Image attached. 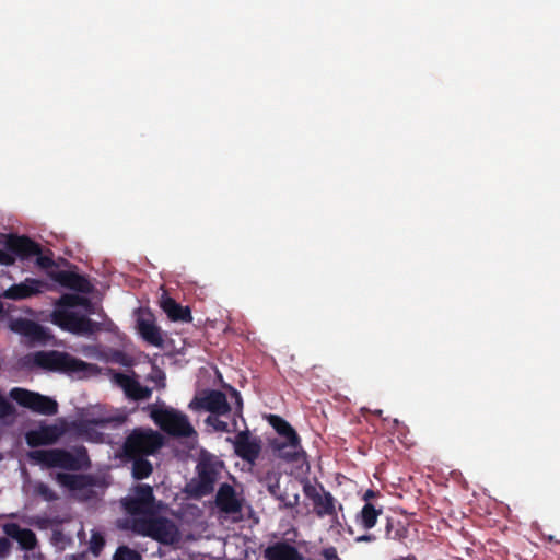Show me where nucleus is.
I'll use <instances>...</instances> for the list:
<instances>
[{"instance_id":"obj_32","label":"nucleus","mask_w":560,"mask_h":560,"mask_svg":"<svg viewBox=\"0 0 560 560\" xmlns=\"http://www.w3.org/2000/svg\"><path fill=\"white\" fill-rule=\"evenodd\" d=\"M124 508L131 515H140L150 511V509L135 495L124 501Z\"/></svg>"},{"instance_id":"obj_13","label":"nucleus","mask_w":560,"mask_h":560,"mask_svg":"<svg viewBox=\"0 0 560 560\" xmlns=\"http://www.w3.org/2000/svg\"><path fill=\"white\" fill-rule=\"evenodd\" d=\"M215 505L224 514H240L243 509V499L238 498L232 485L224 482L217 491Z\"/></svg>"},{"instance_id":"obj_9","label":"nucleus","mask_w":560,"mask_h":560,"mask_svg":"<svg viewBox=\"0 0 560 560\" xmlns=\"http://www.w3.org/2000/svg\"><path fill=\"white\" fill-rule=\"evenodd\" d=\"M303 492L312 501L314 512L318 517L329 516L334 521L337 520V501L329 491L325 490L323 485L315 486L306 481L303 485Z\"/></svg>"},{"instance_id":"obj_16","label":"nucleus","mask_w":560,"mask_h":560,"mask_svg":"<svg viewBox=\"0 0 560 560\" xmlns=\"http://www.w3.org/2000/svg\"><path fill=\"white\" fill-rule=\"evenodd\" d=\"M267 560H304L296 547L287 540L276 541L264 550Z\"/></svg>"},{"instance_id":"obj_37","label":"nucleus","mask_w":560,"mask_h":560,"mask_svg":"<svg viewBox=\"0 0 560 560\" xmlns=\"http://www.w3.org/2000/svg\"><path fill=\"white\" fill-rule=\"evenodd\" d=\"M385 529H386L385 536L387 539L400 540L401 538L405 537V532H406L405 528L400 527V528L393 530V522L390 518L387 520Z\"/></svg>"},{"instance_id":"obj_34","label":"nucleus","mask_w":560,"mask_h":560,"mask_svg":"<svg viewBox=\"0 0 560 560\" xmlns=\"http://www.w3.org/2000/svg\"><path fill=\"white\" fill-rule=\"evenodd\" d=\"M36 493L40 495L45 501L52 502L58 500L57 493L46 483L39 482L36 488Z\"/></svg>"},{"instance_id":"obj_33","label":"nucleus","mask_w":560,"mask_h":560,"mask_svg":"<svg viewBox=\"0 0 560 560\" xmlns=\"http://www.w3.org/2000/svg\"><path fill=\"white\" fill-rule=\"evenodd\" d=\"M113 560H142V557L137 550L128 546H119L113 556Z\"/></svg>"},{"instance_id":"obj_46","label":"nucleus","mask_w":560,"mask_h":560,"mask_svg":"<svg viewBox=\"0 0 560 560\" xmlns=\"http://www.w3.org/2000/svg\"><path fill=\"white\" fill-rule=\"evenodd\" d=\"M378 495V492L374 491V490H366L365 493L363 494V500L365 501V503L370 502L371 499L375 498Z\"/></svg>"},{"instance_id":"obj_22","label":"nucleus","mask_w":560,"mask_h":560,"mask_svg":"<svg viewBox=\"0 0 560 560\" xmlns=\"http://www.w3.org/2000/svg\"><path fill=\"white\" fill-rule=\"evenodd\" d=\"M277 456L287 462H296L301 452L300 439L295 441H278L271 443Z\"/></svg>"},{"instance_id":"obj_38","label":"nucleus","mask_w":560,"mask_h":560,"mask_svg":"<svg viewBox=\"0 0 560 560\" xmlns=\"http://www.w3.org/2000/svg\"><path fill=\"white\" fill-rule=\"evenodd\" d=\"M14 412L13 405L0 393V420L13 416Z\"/></svg>"},{"instance_id":"obj_30","label":"nucleus","mask_w":560,"mask_h":560,"mask_svg":"<svg viewBox=\"0 0 560 560\" xmlns=\"http://www.w3.org/2000/svg\"><path fill=\"white\" fill-rule=\"evenodd\" d=\"M277 500L280 510L294 509L300 503V494L296 491L290 492V487L287 486Z\"/></svg>"},{"instance_id":"obj_7","label":"nucleus","mask_w":560,"mask_h":560,"mask_svg":"<svg viewBox=\"0 0 560 560\" xmlns=\"http://www.w3.org/2000/svg\"><path fill=\"white\" fill-rule=\"evenodd\" d=\"M54 323L63 330L75 335H93L102 330V324L86 315L70 310H58L54 313Z\"/></svg>"},{"instance_id":"obj_48","label":"nucleus","mask_w":560,"mask_h":560,"mask_svg":"<svg viewBox=\"0 0 560 560\" xmlns=\"http://www.w3.org/2000/svg\"><path fill=\"white\" fill-rule=\"evenodd\" d=\"M2 312H3V305H2V303L0 302V315L2 314Z\"/></svg>"},{"instance_id":"obj_27","label":"nucleus","mask_w":560,"mask_h":560,"mask_svg":"<svg viewBox=\"0 0 560 560\" xmlns=\"http://www.w3.org/2000/svg\"><path fill=\"white\" fill-rule=\"evenodd\" d=\"M56 480L65 488L70 490H83L90 482L89 478L84 475H73L68 472H58Z\"/></svg>"},{"instance_id":"obj_36","label":"nucleus","mask_w":560,"mask_h":560,"mask_svg":"<svg viewBox=\"0 0 560 560\" xmlns=\"http://www.w3.org/2000/svg\"><path fill=\"white\" fill-rule=\"evenodd\" d=\"M206 423L211 425L218 432H230L228 422L219 419V416L217 415L208 416Z\"/></svg>"},{"instance_id":"obj_21","label":"nucleus","mask_w":560,"mask_h":560,"mask_svg":"<svg viewBox=\"0 0 560 560\" xmlns=\"http://www.w3.org/2000/svg\"><path fill=\"white\" fill-rule=\"evenodd\" d=\"M7 536L15 539L23 549L33 550L37 545L35 533L30 528H22L16 523H8L3 526Z\"/></svg>"},{"instance_id":"obj_6","label":"nucleus","mask_w":560,"mask_h":560,"mask_svg":"<svg viewBox=\"0 0 560 560\" xmlns=\"http://www.w3.org/2000/svg\"><path fill=\"white\" fill-rule=\"evenodd\" d=\"M10 397L21 407L39 415L55 416L58 412V402L54 398L36 392L14 387L10 390Z\"/></svg>"},{"instance_id":"obj_44","label":"nucleus","mask_w":560,"mask_h":560,"mask_svg":"<svg viewBox=\"0 0 560 560\" xmlns=\"http://www.w3.org/2000/svg\"><path fill=\"white\" fill-rule=\"evenodd\" d=\"M322 555L326 560H334L338 558L337 550L335 547L325 548Z\"/></svg>"},{"instance_id":"obj_8","label":"nucleus","mask_w":560,"mask_h":560,"mask_svg":"<svg viewBox=\"0 0 560 560\" xmlns=\"http://www.w3.org/2000/svg\"><path fill=\"white\" fill-rule=\"evenodd\" d=\"M154 422L166 433L173 436H190L194 428L188 418L173 409H156L151 413Z\"/></svg>"},{"instance_id":"obj_19","label":"nucleus","mask_w":560,"mask_h":560,"mask_svg":"<svg viewBox=\"0 0 560 560\" xmlns=\"http://www.w3.org/2000/svg\"><path fill=\"white\" fill-rule=\"evenodd\" d=\"M176 528L167 518H155L148 523L147 535L155 540L168 544L174 540Z\"/></svg>"},{"instance_id":"obj_23","label":"nucleus","mask_w":560,"mask_h":560,"mask_svg":"<svg viewBox=\"0 0 560 560\" xmlns=\"http://www.w3.org/2000/svg\"><path fill=\"white\" fill-rule=\"evenodd\" d=\"M14 326L16 331L34 341L43 342L47 339L46 329L34 320L19 319Z\"/></svg>"},{"instance_id":"obj_11","label":"nucleus","mask_w":560,"mask_h":560,"mask_svg":"<svg viewBox=\"0 0 560 560\" xmlns=\"http://www.w3.org/2000/svg\"><path fill=\"white\" fill-rule=\"evenodd\" d=\"M234 453L254 465L258 459L261 452V440L258 436H253L248 430L240 431L233 441Z\"/></svg>"},{"instance_id":"obj_4","label":"nucleus","mask_w":560,"mask_h":560,"mask_svg":"<svg viewBox=\"0 0 560 560\" xmlns=\"http://www.w3.org/2000/svg\"><path fill=\"white\" fill-rule=\"evenodd\" d=\"M0 243L4 247L18 256L21 260L36 257V265L42 269H48L55 266L52 254L43 255L42 245L26 235H18L14 233L2 234Z\"/></svg>"},{"instance_id":"obj_28","label":"nucleus","mask_w":560,"mask_h":560,"mask_svg":"<svg viewBox=\"0 0 560 560\" xmlns=\"http://www.w3.org/2000/svg\"><path fill=\"white\" fill-rule=\"evenodd\" d=\"M271 423H272L273 428L276 429V431L282 438H284L285 441H289V440L290 441H295V440L300 439L298 433L295 432V430L284 419L278 417V416H272Z\"/></svg>"},{"instance_id":"obj_41","label":"nucleus","mask_w":560,"mask_h":560,"mask_svg":"<svg viewBox=\"0 0 560 560\" xmlns=\"http://www.w3.org/2000/svg\"><path fill=\"white\" fill-rule=\"evenodd\" d=\"M11 541L7 537L0 538V558H4L10 553Z\"/></svg>"},{"instance_id":"obj_2","label":"nucleus","mask_w":560,"mask_h":560,"mask_svg":"<svg viewBox=\"0 0 560 560\" xmlns=\"http://www.w3.org/2000/svg\"><path fill=\"white\" fill-rule=\"evenodd\" d=\"M163 435L151 428L138 427L126 436L120 451V458L149 457L155 455L163 446Z\"/></svg>"},{"instance_id":"obj_10","label":"nucleus","mask_w":560,"mask_h":560,"mask_svg":"<svg viewBox=\"0 0 560 560\" xmlns=\"http://www.w3.org/2000/svg\"><path fill=\"white\" fill-rule=\"evenodd\" d=\"M189 408L192 410H206L217 416H223L231 411L225 394L217 389H210L200 396H196L190 401Z\"/></svg>"},{"instance_id":"obj_15","label":"nucleus","mask_w":560,"mask_h":560,"mask_svg":"<svg viewBox=\"0 0 560 560\" xmlns=\"http://www.w3.org/2000/svg\"><path fill=\"white\" fill-rule=\"evenodd\" d=\"M49 277L59 283L61 287L81 292V293H89L92 290V285L90 281L75 272L67 271V270H59V271H52L49 273Z\"/></svg>"},{"instance_id":"obj_40","label":"nucleus","mask_w":560,"mask_h":560,"mask_svg":"<svg viewBox=\"0 0 560 560\" xmlns=\"http://www.w3.org/2000/svg\"><path fill=\"white\" fill-rule=\"evenodd\" d=\"M18 259V256L12 252H9L0 248V265L2 266H13Z\"/></svg>"},{"instance_id":"obj_20","label":"nucleus","mask_w":560,"mask_h":560,"mask_svg":"<svg viewBox=\"0 0 560 560\" xmlns=\"http://www.w3.org/2000/svg\"><path fill=\"white\" fill-rule=\"evenodd\" d=\"M60 436L56 425H45L26 433V442L31 447L54 444Z\"/></svg>"},{"instance_id":"obj_12","label":"nucleus","mask_w":560,"mask_h":560,"mask_svg":"<svg viewBox=\"0 0 560 560\" xmlns=\"http://www.w3.org/2000/svg\"><path fill=\"white\" fill-rule=\"evenodd\" d=\"M48 284L36 278H26L20 283L12 284L4 292L3 296L9 300L20 301L36 296L44 292Z\"/></svg>"},{"instance_id":"obj_25","label":"nucleus","mask_w":560,"mask_h":560,"mask_svg":"<svg viewBox=\"0 0 560 560\" xmlns=\"http://www.w3.org/2000/svg\"><path fill=\"white\" fill-rule=\"evenodd\" d=\"M383 513V508H376L373 503L368 502L355 516V522L364 529H371L376 525L378 516Z\"/></svg>"},{"instance_id":"obj_24","label":"nucleus","mask_w":560,"mask_h":560,"mask_svg":"<svg viewBox=\"0 0 560 560\" xmlns=\"http://www.w3.org/2000/svg\"><path fill=\"white\" fill-rule=\"evenodd\" d=\"M14 326L16 331L34 341L43 342L47 339L46 329L34 320L19 319Z\"/></svg>"},{"instance_id":"obj_47","label":"nucleus","mask_w":560,"mask_h":560,"mask_svg":"<svg viewBox=\"0 0 560 560\" xmlns=\"http://www.w3.org/2000/svg\"><path fill=\"white\" fill-rule=\"evenodd\" d=\"M393 560H417V558L415 556L410 555L407 557H400V558L393 559Z\"/></svg>"},{"instance_id":"obj_14","label":"nucleus","mask_w":560,"mask_h":560,"mask_svg":"<svg viewBox=\"0 0 560 560\" xmlns=\"http://www.w3.org/2000/svg\"><path fill=\"white\" fill-rule=\"evenodd\" d=\"M114 381L124 390L127 398L131 400H147L152 395L151 388L142 386L135 377L127 374L116 373Z\"/></svg>"},{"instance_id":"obj_43","label":"nucleus","mask_w":560,"mask_h":560,"mask_svg":"<svg viewBox=\"0 0 560 560\" xmlns=\"http://www.w3.org/2000/svg\"><path fill=\"white\" fill-rule=\"evenodd\" d=\"M267 489H268V492L270 493V495H272L276 500L283 491L280 488L279 479H276L275 482L268 483Z\"/></svg>"},{"instance_id":"obj_45","label":"nucleus","mask_w":560,"mask_h":560,"mask_svg":"<svg viewBox=\"0 0 560 560\" xmlns=\"http://www.w3.org/2000/svg\"><path fill=\"white\" fill-rule=\"evenodd\" d=\"M375 539H376V537L373 534H365V535H361V536L357 537L355 541H358V542H371V541H374Z\"/></svg>"},{"instance_id":"obj_26","label":"nucleus","mask_w":560,"mask_h":560,"mask_svg":"<svg viewBox=\"0 0 560 560\" xmlns=\"http://www.w3.org/2000/svg\"><path fill=\"white\" fill-rule=\"evenodd\" d=\"M125 463H131V474L137 480L147 479L153 472V466L148 457L121 458Z\"/></svg>"},{"instance_id":"obj_35","label":"nucleus","mask_w":560,"mask_h":560,"mask_svg":"<svg viewBox=\"0 0 560 560\" xmlns=\"http://www.w3.org/2000/svg\"><path fill=\"white\" fill-rule=\"evenodd\" d=\"M148 381L153 382L158 388H165L166 386V376L164 371L159 368H153L152 373L149 374Z\"/></svg>"},{"instance_id":"obj_3","label":"nucleus","mask_w":560,"mask_h":560,"mask_svg":"<svg viewBox=\"0 0 560 560\" xmlns=\"http://www.w3.org/2000/svg\"><path fill=\"white\" fill-rule=\"evenodd\" d=\"M222 468L221 460L210 453L202 452L196 466L197 478L188 485L190 493L196 498L212 493Z\"/></svg>"},{"instance_id":"obj_39","label":"nucleus","mask_w":560,"mask_h":560,"mask_svg":"<svg viewBox=\"0 0 560 560\" xmlns=\"http://www.w3.org/2000/svg\"><path fill=\"white\" fill-rule=\"evenodd\" d=\"M105 546V539L100 533H94L91 537V551L94 555H98Z\"/></svg>"},{"instance_id":"obj_29","label":"nucleus","mask_w":560,"mask_h":560,"mask_svg":"<svg viewBox=\"0 0 560 560\" xmlns=\"http://www.w3.org/2000/svg\"><path fill=\"white\" fill-rule=\"evenodd\" d=\"M61 302L69 307L82 306L89 314L95 313V305L91 302L90 299L84 296L65 295L62 296Z\"/></svg>"},{"instance_id":"obj_18","label":"nucleus","mask_w":560,"mask_h":560,"mask_svg":"<svg viewBox=\"0 0 560 560\" xmlns=\"http://www.w3.org/2000/svg\"><path fill=\"white\" fill-rule=\"evenodd\" d=\"M160 306L172 322L191 323L192 316L189 306H183L173 298L163 294Z\"/></svg>"},{"instance_id":"obj_42","label":"nucleus","mask_w":560,"mask_h":560,"mask_svg":"<svg viewBox=\"0 0 560 560\" xmlns=\"http://www.w3.org/2000/svg\"><path fill=\"white\" fill-rule=\"evenodd\" d=\"M231 396H232V398H234V401H235V405H236L235 413L241 416V412H242V409H243L242 396H241L240 392H237L233 387H231Z\"/></svg>"},{"instance_id":"obj_5","label":"nucleus","mask_w":560,"mask_h":560,"mask_svg":"<svg viewBox=\"0 0 560 560\" xmlns=\"http://www.w3.org/2000/svg\"><path fill=\"white\" fill-rule=\"evenodd\" d=\"M33 362L40 369L61 373L80 372L85 366L82 360L57 350L37 351L34 354Z\"/></svg>"},{"instance_id":"obj_17","label":"nucleus","mask_w":560,"mask_h":560,"mask_svg":"<svg viewBox=\"0 0 560 560\" xmlns=\"http://www.w3.org/2000/svg\"><path fill=\"white\" fill-rule=\"evenodd\" d=\"M137 329L142 339L148 343L155 347H161L163 345L161 329L155 325L151 313L138 317Z\"/></svg>"},{"instance_id":"obj_31","label":"nucleus","mask_w":560,"mask_h":560,"mask_svg":"<svg viewBox=\"0 0 560 560\" xmlns=\"http://www.w3.org/2000/svg\"><path fill=\"white\" fill-rule=\"evenodd\" d=\"M135 497L139 499L143 504H145L150 510L153 506L154 503V494L153 489L149 485H138L135 488Z\"/></svg>"},{"instance_id":"obj_1","label":"nucleus","mask_w":560,"mask_h":560,"mask_svg":"<svg viewBox=\"0 0 560 560\" xmlns=\"http://www.w3.org/2000/svg\"><path fill=\"white\" fill-rule=\"evenodd\" d=\"M30 457L48 468L65 470H81L90 467V458L84 446H78L74 452L65 448L37 450L30 453Z\"/></svg>"}]
</instances>
